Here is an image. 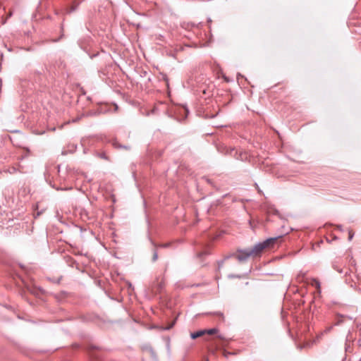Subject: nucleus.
Here are the masks:
<instances>
[{
  "label": "nucleus",
  "mask_w": 361,
  "mask_h": 361,
  "mask_svg": "<svg viewBox=\"0 0 361 361\" xmlns=\"http://www.w3.org/2000/svg\"><path fill=\"white\" fill-rule=\"evenodd\" d=\"M281 238L282 236H278L268 238L262 243H257L252 248L238 249L231 256L240 262L247 261L250 257L255 258L260 256L264 249L273 247Z\"/></svg>",
  "instance_id": "obj_1"
},
{
  "label": "nucleus",
  "mask_w": 361,
  "mask_h": 361,
  "mask_svg": "<svg viewBox=\"0 0 361 361\" xmlns=\"http://www.w3.org/2000/svg\"><path fill=\"white\" fill-rule=\"evenodd\" d=\"M219 331L218 329L213 328L210 329H204V330H200L196 332L191 333L190 336L192 339L197 338L199 337H201L205 334L207 335H214L216 334Z\"/></svg>",
  "instance_id": "obj_2"
},
{
  "label": "nucleus",
  "mask_w": 361,
  "mask_h": 361,
  "mask_svg": "<svg viewBox=\"0 0 361 361\" xmlns=\"http://www.w3.org/2000/svg\"><path fill=\"white\" fill-rule=\"evenodd\" d=\"M327 233L325 235V240L327 243H331L333 241L337 240V235L333 231L331 226L326 227Z\"/></svg>",
  "instance_id": "obj_3"
},
{
  "label": "nucleus",
  "mask_w": 361,
  "mask_h": 361,
  "mask_svg": "<svg viewBox=\"0 0 361 361\" xmlns=\"http://www.w3.org/2000/svg\"><path fill=\"white\" fill-rule=\"evenodd\" d=\"M80 2H81V1H79V0H73L71 6L66 8L64 12L66 13H71L75 11L77 9V8L79 6Z\"/></svg>",
  "instance_id": "obj_4"
},
{
  "label": "nucleus",
  "mask_w": 361,
  "mask_h": 361,
  "mask_svg": "<svg viewBox=\"0 0 361 361\" xmlns=\"http://www.w3.org/2000/svg\"><path fill=\"white\" fill-rule=\"evenodd\" d=\"M311 286L315 287L318 292H320V283L318 280L312 279L310 280V282H307Z\"/></svg>",
  "instance_id": "obj_5"
},
{
  "label": "nucleus",
  "mask_w": 361,
  "mask_h": 361,
  "mask_svg": "<svg viewBox=\"0 0 361 361\" xmlns=\"http://www.w3.org/2000/svg\"><path fill=\"white\" fill-rule=\"evenodd\" d=\"M332 329H333V326H329L326 327L323 332H322L319 335H318L317 336V338H316L317 341H319V338L322 337V336H323L324 334H328L329 332H330Z\"/></svg>",
  "instance_id": "obj_6"
},
{
  "label": "nucleus",
  "mask_w": 361,
  "mask_h": 361,
  "mask_svg": "<svg viewBox=\"0 0 361 361\" xmlns=\"http://www.w3.org/2000/svg\"><path fill=\"white\" fill-rule=\"evenodd\" d=\"M97 157L104 160H109V157L104 152H97Z\"/></svg>",
  "instance_id": "obj_7"
},
{
  "label": "nucleus",
  "mask_w": 361,
  "mask_h": 361,
  "mask_svg": "<svg viewBox=\"0 0 361 361\" xmlns=\"http://www.w3.org/2000/svg\"><path fill=\"white\" fill-rule=\"evenodd\" d=\"M305 273H302V272H300V274H298V275L297 276V280L299 281V282H302L303 281L304 279H305Z\"/></svg>",
  "instance_id": "obj_8"
},
{
  "label": "nucleus",
  "mask_w": 361,
  "mask_h": 361,
  "mask_svg": "<svg viewBox=\"0 0 361 361\" xmlns=\"http://www.w3.org/2000/svg\"><path fill=\"white\" fill-rule=\"evenodd\" d=\"M9 173H15L17 171V169L16 167H11L7 171Z\"/></svg>",
  "instance_id": "obj_9"
},
{
  "label": "nucleus",
  "mask_w": 361,
  "mask_h": 361,
  "mask_svg": "<svg viewBox=\"0 0 361 361\" xmlns=\"http://www.w3.org/2000/svg\"><path fill=\"white\" fill-rule=\"evenodd\" d=\"M354 233L352 231H348V240H351L353 238Z\"/></svg>",
  "instance_id": "obj_10"
},
{
  "label": "nucleus",
  "mask_w": 361,
  "mask_h": 361,
  "mask_svg": "<svg viewBox=\"0 0 361 361\" xmlns=\"http://www.w3.org/2000/svg\"><path fill=\"white\" fill-rule=\"evenodd\" d=\"M158 258V255H157V252H154V255H153V257H152V260L154 262H155Z\"/></svg>",
  "instance_id": "obj_11"
},
{
  "label": "nucleus",
  "mask_w": 361,
  "mask_h": 361,
  "mask_svg": "<svg viewBox=\"0 0 361 361\" xmlns=\"http://www.w3.org/2000/svg\"><path fill=\"white\" fill-rule=\"evenodd\" d=\"M113 145L116 147V148H119V147H121V146L120 145H118L116 142H114L113 143Z\"/></svg>",
  "instance_id": "obj_12"
},
{
  "label": "nucleus",
  "mask_w": 361,
  "mask_h": 361,
  "mask_svg": "<svg viewBox=\"0 0 361 361\" xmlns=\"http://www.w3.org/2000/svg\"><path fill=\"white\" fill-rule=\"evenodd\" d=\"M216 315H218V316H219L220 317H221V318H222V319H224V316H223V314H222V313H221V312H218V313H216Z\"/></svg>",
  "instance_id": "obj_13"
},
{
  "label": "nucleus",
  "mask_w": 361,
  "mask_h": 361,
  "mask_svg": "<svg viewBox=\"0 0 361 361\" xmlns=\"http://www.w3.org/2000/svg\"><path fill=\"white\" fill-rule=\"evenodd\" d=\"M229 277L230 278H233V277H235V276L230 275ZM236 277L239 278L240 276H236Z\"/></svg>",
  "instance_id": "obj_14"
},
{
  "label": "nucleus",
  "mask_w": 361,
  "mask_h": 361,
  "mask_svg": "<svg viewBox=\"0 0 361 361\" xmlns=\"http://www.w3.org/2000/svg\"><path fill=\"white\" fill-rule=\"evenodd\" d=\"M11 16H12V13H11V12H10V13H9V14H8V18L11 17Z\"/></svg>",
  "instance_id": "obj_15"
},
{
  "label": "nucleus",
  "mask_w": 361,
  "mask_h": 361,
  "mask_svg": "<svg viewBox=\"0 0 361 361\" xmlns=\"http://www.w3.org/2000/svg\"><path fill=\"white\" fill-rule=\"evenodd\" d=\"M160 246H161V247H166V246H167V245H160Z\"/></svg>",
  "instance_id": "obj_16"
},
{
  "label": "nucleus",
  "mask_w": 361,
  "mask_h": 361,
  "mask_svg": "<svg viewBox=\"0 0 361 361\" xmlns=\"http://www.w3.org/2000/svg\"><path fill=\"white\" fill-rule=\"evenodd\" d=\"M218 338H219L220 339H223V338L221 336H218Z\"/></svg>",
  "instance_id": "obj_17"
},
{
  "label": "nucleus",
  "mask_w": 361,
  "mask_h": 361,
  "mask_svg": "<svg viewBox=\"0 0 361 361\" xmlns=\"http://www.w3.org/2000/svg\"><path fill=\"white\" fill-rule=\"evenodd\" d=\"M224 356H227V353H226L225 352H224Z\"/></svg>",
  "instance_id": "obj_18"
}]
</instances>
